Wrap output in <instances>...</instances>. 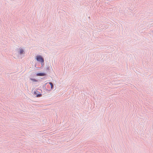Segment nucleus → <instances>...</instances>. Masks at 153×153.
<instances>
[{
    "label": "nucleus",
    "mask_w": 153,
    "mask_h": 153,
    "mask_svg": "<svg viewBox=\"0 0 153 153\" xmlns=\"http://www.w3.org/2000/svg\"><path fill=\"white\" fill-rule=\"evenodd\" d=\"M36 59L38 61L42 63L44 62L43 59L40 56H36Z\"/></svg>",
    "instance_id": "obj_1"
},
{
    "label": "nucleus",
    "mask_w": 153,
    "mask_h": 153,
    "mask_svg": "<svg viewBox=\"0 0 153 153\" xmlns=\"http://www.w3.org/2000/svg\"><path fill=\"white\" fill-rule=\"evenodd\" d=\"M36 75L38 76H44L46 75V74L44 73H40L37 74Z\"/></svg>",
    "instance_id": "obj_2"
},
{
    "label": "nucleus",
    "mask_w": 153,
    "mask_h": 153,
    "mask_svg": "<svg viewBox=\"0 0 153 153\" xmlns=\"http://www.w3.org/2000/svg\"><path fill=\"white\" fill-rule=\"evenodd\" d=\"M34 94H36V97H39L42 96V94H37L36 92H34Z\"/></svg>",
    "instance_id": "obj_3"
},
{
    "label": "nucleus",
    "mask_w": 153,
    "mask_h": 153,
    "mask_svg": "<svg viewBox=\"0 0 153 153\" xmlns=\"http://www.w3.org/2000/svg\"><path fill=\"white\" fill-rule=\"evenodd\" d=\"M49 84L51 85V89H52L53 88V85L52 82H49Z\"/></svg>",
    "instance_id": "obj_4"
},
{
    "label": "nucleus",
    "mask_w": 153,
    "mask_h": 153,
    "mask_svg": "<svg viewBox=\"0 0 153 153\" xmlns=\"http://www.w3.org/2000/svg\"><path fill=\"white\" fill-rule=\"evenodd\" d=\"M24 52V51L22 49H21L20 50V53L21 54H23Z\"/></svg>",
    "instance_id": "obj_5"
},
{
    "label": "nucleus",
    "mask_w": 153,
    "mask_h": 153,
    "mask_svg": "<svg viewBox=\"0 0 153 153\" xmlns=\"http://www.w3.org/2000/svg\"><path fill=\"white\" fill-rule=\"evenodd\" d=\"M31 80L33 81H36V80L33 79H31Z\"/></svg>",
    "instance_id": "obj_6"
}]
</instances>
